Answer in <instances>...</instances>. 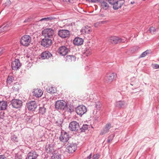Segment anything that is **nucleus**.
<instances>
[{
	"label": "nucleus",
	"mask_w": 159,
	"mask_h": 159,
	"mask_svg": "<svg viewBox=\"0 0 159 159\" xmlns=\"http://www.w3.org/2000/svg\"><path fill=\"white\" fill-rule=\"evenodd\" d=\"M55 106L56 109L63 110L67 107V103L63 100H58L56 102Z\"/></svg>",
	"instance_id": "3"
},
{
	"label": "nucleus",
	"mask_w": 159,
	"mask_h": 159,
	"mask_svg": "<svg viewBox=\"0 0 159 159\" xmlns=\"http://www.w3.org/2000/svg\"><path fill=\"white\" fill-rule=\"evenodd\" d=\"M125 2L124 0H119L114 2L113 4V8L114 10L118 9L120 8Z\"/></svg>",
	"instance_id": "15"
},
{
	"label": "nucleus",
	"mask_w": 159,
	"mask_h": 159,
	"mask_svg": "<svg viewBox=\"0 0 159 159\" xmlns=\"http://www.w3.org/2000/svg\"><path fill=\"white\" fill-rule=\"evenodd\" d=\"M153 68L155 69L159 68V65L155 64L154 66L153 67Z\"/></svg>",
	"instance_id": "46"
},
{
	"label": "nucleus",
	"mask_w": 159,
	"mask_h": 159,
	"mask_svg": "<svg viewBox=\"0 0 159 159\" xmlns=\"http://www.w3.org/2000/svg\"><path fill=\"white\" fill-rule=\"evenodd\" d=\"M25 120L27 122H31L32 121L31 117L30 116H27L25 118Z\"/></svg>",
	"instance_id": "37"
},
{
	"label": "nucleus",
	"mask_w": 159,
	"mask_h": 159,
	"mask_svg": "<svg viewBox=\"0 0 159 159\" xmlns=\"http://www.w3.org/2000/svg\"><path fill=\"white\" fill-rule=\"evenodd\" d=\"M138 91H134V92H132V93H137V92H138Z\"/></svg>",
	"instance_id": "60"
},
{
	"label": "nucleus",
	"mask_w": 159,
	"mask_h": 159,
	"mask_svg": "<svg viewBox=\"0 0 159 159\" xmlns=\"http://www.w3.org/2000/svg\"><path fill=\"white\" fill-rule=\"evenodd\" d=\"M101 0H91V2L93 3H100Z\"/></svg>",
	"instance_id": "43"
},
{
	"label": "nucleus",
	"mask_w": 159,
	"mask_h": 159,
	"mask_svg": "<svg viewBox=\"0 0 159 159\" xmlns=\"http://www.w3.org/2000/svg\"><path fill=\"white\" fill-rule=\"evenodd\" d=\"M92 32V30L90 27L87 26L85 27L84 28L81 30V32L84 34H89Z\"/></svg>",
	"instance_id": "28"
},
{
	"label": "nucleus",
	"mask_w": 159,
	"mask_h": 159,
	"mask_svg": "<svg viewBox=\"0 0 159 159\" xmlns=\"http://www.w3.org/2000/svg\"><path fill=\"white\" fill-rule=\"evenodd\" d=\"M42 33L44 38L52 39L54 34V31L51 28H47L43 30Z\"/></svg>",
	"instance_id": "1"
},
{
	"label": "nucleus",
	"mask_w": 159,
	"mask_h": 159,
	"mask_svg": "<svg viewBox=\"0 0 159 159\" xmlns=\"http://www.w3.org/2000/svg\"><path fill=\"white\" fill-rule=\"evenodd\" d=\"M111 141L112 140H111L110 139H108H108L107 140V143H110Z\"/></svg>",
	"instance_id": "56"
},
{
	"label": "nucleus",
	"mask_w": 159,
	"mask_h": 159,
	"mask_svg": "<svg viewBox=\"0 0 159 159\" xmlns=\"http://www.w3.org/2000/svg\"><path fill=\"white\" fill-rule=\"evenodd\" d=\"M101 5L102 8L105 10H107L109 7L108 4L106 2L101 0L100 3Z\"/></svg>",
	"instance_id": "26"
},
{
	"label": "nucleus",
	"mask_w": 159,
	"mask_h": 159,
	"mask_svg": "<svg viewBox=\"0 0 159 159\" xmlns=\"http://www.w3.org/2000/svg\"><path fill=\"white\" fill-rule=\"evenodd\" d=\"M14 80V78L12 76H9L7 79V82L10 84Z\"/></svg>",
	"instance_id": "35"
},
{
	"label": "nucleus",
	"mask_w": 159,
	"mask_h": 159,
	"mask_svg": "<svg viewBox=\"0 0 159 159\" xmlns=\"http://www.w3.org/2000/svg\"><path fill=\"white\" fill-rule=\"evenodd\" d=\"M38 156L39 155L35 151L31 152L27 154L26 158L27 159H36Z\"/></svg>",
	"instance_id": "19"
},
{
	"label": "nucleus",
	"mask_w": 159,
	"mask_h": 159,
	"mask_svg": "<svg viewBox=\"0 0 159 159\" xmlns=\"http://www.w3.org/2000/svg\"><path fill=\"white\" fill-rule=\"evenodd\" d=\"M69 128L70 130L77 131L80 128L79 124L76 121H72L69 124Z\"/></svg>",
	"instance_id": "8"
},
{
	"label": "nucleus",
	"mask_w": 159,
	"mask_h": 159,
	"mask_svg": "<svg viewBox=\"0 0 159 159\" xmlns=\"http://www.w3.org/2000/svg\"><path fill=\"white\" fill-rule=\"evenodd\" d=\"M52 43L51 39L44 38L43 39L41 42V45L45 47L48 48L50 47Z\"/></svg>",
	"instance_id": "7"
},
{
	"label": "nucleus",
	"mask_w": 159,
	"mask_h": 159,
	"mask_svg": "<svg viewBox=\"0 0 159 159\" xmlns=\"http://www.w3.org/2000/svg\"><path fill=\"white\" fill-rule=\"evenodd\" d=\"M21 156L19 154L17 153L15 154V159H21Z\"/></svg>",
	"instance_id": "39"
},
{
	"label": "nucleus",
	"mask_w": 159,
	"mask_h": 159,
	"mask_svg": "<svg viewBox=\"0 0 159 159\" xmlns=\"http://www.w3.org/2000/svg\"><path fill=\"white\" fill-rule=\"evenodd\" d=\"M76 57L73 55H67L65 57V60L68 62L75 61Z\"/></svg>",
	"instance_id": "27"
},
{
	"label": "nucleus",
	"mask_w": 159,
	"mask_h": 159,
	"mask_svg": "<svg viewBox=\"0 0 159 159\" xmlns=\"http://www.w3.org/2000/svg\"><path fill=\"white\" fill-rule=\"evenodd\" d=\"M75 108L76 107L72 104H70L69 105H67V107L65 109H66L68 112L72 113L75 110Z\"/></svg>",
	"instance_id": "23"
},
{
	"label": "nucleus",
	"mask_w": 159,
	"mask_h": 159,
	"mask_svg": "<svg viewBox=\"0 0 159 159\" xmlns=\"http://www.w3.org/2000/svg\"><path fill=\"white\" fill-rule=\"evenodd\" d=\"M22 102L21 100L14 99L11 102V104L13 107L16 109H18L21 107L22 105Z\"/></svg>",
	"instance_id": "6"
},
{
	"label": "nucleus",
	"mask_w": 159,
	"mask_h": 159,
	"mask_svg": "<svg viewBox=\"0 0 159 159\" xmlns=\"http://www.w3.org/2000/svg\"><path fill=\"white\" fill-rule=\"evenodd\" d=\"M52 159H61V155L59 153H54L51 157Z\"/></svg>",
	"instance_id": "33"
},
{
	"label": "nucleus",
	"mask_w": 159,
	"mask_h": 159,
	"mask_svg": "<svg viewBox=\"0 0 159 159\" xmlns=\"http://www.w3.org/2000/svg\"><path fill=\"white\" fill-rule=\"evenodd\" d=\"M39 21H48V20L47 19V17H45V18H42L39 20Z\"/></svg>",
	"instance_id": "47"
},
{
	"label": "nucleus",
	"mask_w": 159,
	"mask_h": 159,
	"mask_svg": "<svg viewBox=\"0 0 159 159\" xmlns=\"http://www.w3.org/2000/svg\"><path fill=\"white\" fill-rule=\"evenodd\" d=\"M45 150L48 153H52L53 151L52 145L50 144L47 145L45 147Z\"/></svg>",
	"instance_id": "25"
},
{
	"label": "nucleus",
	"mask_w": 159,
	"mask_h": 159,
	"mask_svg": "<svg viewBox=\"0 0 159 159\" xmlns=\"http://www.w3.org/2000/svg\"><path fill=\"white\" fill-rule=\"evenodd\" d=\"M100 155L99 154H97L94 155L93 156V159H98L99 158Z\"/></svg>",
	"instance_id": "41"
},
{
	"label": "nucleus",
	"mask_w": 159,
	"mask_h": 159,
	"mask_svg": "<svg viewBox=\"0 0 159 159\" xmlns=\"http://www.w3.org/2000/svg\"><path fill=\"white\" fill-rule=\"evenodd\" d=\"M150 50H147L146 51H145V53H146L147 55L148 54H149L150 53Z\"/></svg>",
	"instance_id": "53"
},
{
	"label": "nucleus",
	"mask_w": 159,
	"mask_h": 159,
	"mask_svg": "<svg viewBox=\"0 0 159 159\" xmlns=\"http://www.w3.org/2000/svg\"><path fill=\"white\" fill-rule=\"evenodd\" d=\"M74 44L76 46H79L82 45L84 42L83 39L80 38L76 37L73 41Z\"/></svg>",
	"instance_id": "20"
},
{
	"label": "nucleus",
	"mask_w": 159,
	"mask_h": 159,
	"mask_svg": "<svg viewBox=\"0 0 159 159\" xmlns=\"http://www.w3.org/2000/svg\"><path fill=\"white\" fill-rule=\"evenodd\" d=\"M156 30V29H155V28L153 27H151L149 28V31L151 33H154V32H155Z\"/></svg>",
	"instance_id": "38"
},
{
	"label": "nucleus",
	"mask_w": 159,
	"mask_h": 159,
	"mask_svg": "<svg viewBox=\"0 0 159 159\" xmlns=\"http://www.w3.org/2000/svg\"><path fill=\"white\" fill-rule=\"evenodd\" d=\"M66 149L69 153H73L77 149V145L75 143H68L66 145Z\"/></svg>",
	"instance_id": "12"
},
{
	"label": "nucleus",
	"mask_w": 159,
	"mask_h": 159,
	"mask_svg": "<svg viewBox=\"0 0 159 159\" xmlns=\"http://www.w3.org/2000/svg\"><path fill=\"white\" fill-rule=\"evenodd\" d=\"M70 32L66 30H60L58 33V35L62 38H65L69 37Z\"/></svg>",
	"instance_id": "11"
},
{
	"label": "nucleus",
	"mask_w": 159,
	"mask_h": 159,
	"mask_svg": "<svg viewBox=\"0 0 159 159\" xmlns=\"http://www.w3.org/2000/svg\"><path fill=\"white\" fill-rule=\"evenodd\" d=\"M52 57V54L48 51H44L41 55V57L42 59H48L51 58Z\"/></svg>",
	"instance_id": "17"
},
{
	"label": "nucleus",
	"mask_w": 159,
	"mask_h": 159,
	"mask_svg": "<svg viewBox=\"0 0 159 159\" xmlns=\"http://www.w3.org/2000/svg\"><path fill=\"white\" fill-rule=\"evenodd\" d=\"M116 77V75L114 73H110L107 75L106 77V81L107 83H110Z\"/></svg>",
	"instance_id": "16"
},
{
	"label": "nucleus",
	"mask_w": 159,
	"mask_h": 159,
	"mask_svg": "<svg viewBox=\"0 0 159 159\" xmlns=\"http://www.w3.org/2000/svg\"><path fill=\"white\" fill-rule=\"evenodd\" d=\"M21 64L20 63V60L18 59H15V60L11 62V67L13 70H17L21 67Z\"/></svg>",
	"instance_id": "10"
},
{
	"label": "nucleus",
	"mask_w": 159,
	"mask_h": 159,
	"mask_svg": "<svg viewBox=\"0 0 159 159\" xmlns=\"http://www.w3.org/2000/svg\"><path fill=\"white\" fill-rule=\"evenodd\" d=\"M131 84V85H134V84Z\"/></svg>",
	"instance_id": "64"
},
{
	"label": "nucleus",
	"mask_w": 159,
	"mask_h": 159,
	"mask_svg": "<svg viewBox=\"0 0 159 159\" xmlns=\"http://www.w3.org/2000/svg\"><path fill=\"white\" fill-rule=\"evenodd\" d=\"M85 54L87 56H88L90 54V52L89 51H86L85 52Z\"/></svg>",
	"instance_id": "48"
},
{
	"label": "nucleus",
	"mask_w": 159,
	"mask_h": 159,
	"mask_svg": "<svg viewBox=\"0 0 159 159\" xmlns=\"http://www.w3.org/2000/svg\"><path fill=\"white\" fill-rule=\"evenodd\" d=\"M9 29V25L7 24H5L0 27V33L7 31Z\"/></svg>",
	"instance_id": "24"
},
{
	"label": "nucleus",
	"mask_w": 159,
	"mask_h": 159,
	"mask_svg": "<svg viewBox=\"0 0 159 159\" xmlns=\"http://www.w3.org/2000/svg\"><path fill=\"white\" fill-rule=\"evenodd\" d=\"M0 159H6V158L2 155H0Z\"/></svg>",
	"instance_id": "52"
},
{
	"label": "nucleus",
	"mask_w": 159,
	"mask_h": 159,
	"mask_svg": "<svg viewBox=\"0 0 159 159\" xmlns=\"http://www.w3.org/2000/svg\"><path fill=\"white\" fill-rule=\"evenodd\" d=\"M11 140L14 143H17L18 142V139L17 136L14 134L11 135Z\"/></svg>",
	"instance_id": "32"
},
{
	"label": "nucleus",
	"mask_w": 159,
	"mask_h": 159,
	"mask_svg": "<svg viewBox=\"0 0 159 159\" xmlns=\"http://www.w3.org/2000/svg\"><path fill=\"white\" fill-rule=\"evenodd\" d=\"M107 21L106 20H103L102 21H99V23H100V24H104L106 23Z\"/></svg>",
	"instance_id": "51"
},
{
	"label": "nucleus",
	"mask_w": 159,
	"mask_h": 159,
	"mask_svg": "<svg viewBox=\"0 0 159 159\" xmlns=\"http://www.w3.org/2000/svg\"><path fill=\"white\" fill-rule=\"evenodd\" d=\"M87 111L86 107L83 105H80L75 108V111L77 114L82 116Z\"/></svg>",
	"instance_id": "5"
},
{
	"label": "nucleus",
	"mask_w": 159,
	"mask_h": 159,
	"mask_svg": "<svg viewBox=\"0 0 159 159\" xmlns=\"http://www.w3.org/2000/svg\"><path fill=\"white\" fill-rule=\"evenodd\" d=\"M7 106V103L5 101H0V110H5Z\"/></svg>",
	"instance_id": "29"
},
{
	"label": "nucleus",
	"mask_w": 159,
	"mask_h": 159,
	"mask_svg": "<svg viewBox=\"0 0 159 159\" xmlns=\"http://www.w3.org/2000/svg\"><path fill=\"white\" fill-rule=\"evenodd\" d=\"M24 22H26V20H25V21H24Z\"/></svg>",
	"instance_id": "63"
},
{
	"label": "nucleus",
	"mask_w": 159,
	"mask_h": 159,
	"mask_svg": "<svg viewBox=\"0 0 159 159\" xmlns=\"http://www.w3.org/2000/svg\"><path fill=\"white\" fill-rule=\"evenodd\" d=\"M12 89L13 90L17 91L19 90V88L18 87H17V85H14Z\"/></svg>",
	"instance_id": "42"
},
{
	"label": "nucleus",
	"mask_w": 159,
	"mask_h": 159,
	"mask_svg": "<svg viewBox=\"0 0 159 159\" xmlns=\"http://www.w3.org/2000/svg\"><path fill=\"white\" fill-rule=\"evenodd\" d=\"M69 51V49L66 47L62 46L60 47L59 48L58 52L60 55L62 56H64L67 54Z\"/></svg>",
	"instance_id": "14"
},
{
	"label": "nucleus",
	"mask_w": 159,
	"mask_h": 159,
	"mask_svg": "<svg viewBox=\"0 0 159 159\" xmlns=\"http://www.w3.org/2000/svg\"><path fill=\"white\" fill-rule=\"evenodd\" d=\"M89 69V67H88V66H87L86 67V68H85V69H86V70H88V69Z\"/></svg>",
	"instance_id": "58"
},
{
	"label": "nucleus",
	"mask_w": 159,
	"mask_h": 159,
	"mask_svg": "<svg viewBox=\"0 0 159 159\" xmlns=\"http://www.w3.org/2000/svg\"><path fill=\"white\" fill-rule=\"evenodd\" d=\"M70 135L68 133L66 132H61L59 139L61 142L65 143L68 141Z\"/></svg>",
	"instance_id": "9"
},
{
	"label": "nucleus",
	"mask_w": 159,
	"mask_h": 159,
	"mask_svg": "<svg viewBox=\"0 0 159 159\" xmlns=\"http://www.w3.org/2000/svg\"><path fill=\"white\" fill-rule=\"evenodd\" d=\"M28 110L31 111H34L37 107L36 102L34 101H30L27 104Z\"/></svg>",
	"instance_id": "13"
},
{
	"label": "nucleus",
	"mask_w": 159,
	"mask_h": 159,
	"mask_svg": "<svg viewBox=\"0 0 159 159\" xmlns=\"http://www.w3.org/2000/svg\"><path fill=\"white\" fill-rule=\"evenodd\" d=\"M115 105L116 107L118 108H124L126 106L127 103L123 101H116Z\"/></svg>",
	"instance_id": "18"
},
{
	"label": "nucleus",
	"mask_w": 159,
	"mask_h": 159,
	"mask_svg": "<svg viewBox=\"0 0 159 159\" xmlns=\"http://www.w3.org/2000/svg\"><path fill=\"white\" fill-rule=\"evenodd\" d=\"M47 92L51 94H53L56 93V89L52 87H48L47 88Z\"/></svg>",
	"instance_id": "30"
},
{
	"label": "nucleus",
	"mask_w": 159,
	"mask_h": 159,
	"mask_svg": "<svg viewBox=\"0 0 159 159\" xmlns=\"http://www.w3.org/2000/svg\"><path fill=\"white\" fill-rule=\"evenodd\" d=\"M5 52V49L3 48H0V56Z\"/></svg>",
	"instance_id": "40"
},
{
	"label": "nucleus",
	"mask_w": 159,
	"mask_h": 159,
	"mask_svg": "<svg viewBox=\"0 0 159 159\" xmlns=\"http://www.w3.org/2000/svg\"><path fill=\"white\" fill-rule=\"evenodd\" d=\"M92 156V154H90L89 156H88L86 158L84 159H90L91 157Z\"/></svg>",
	"instance_id": "54"
},
{
	"label": "nucleus",
	"mask_w": 159,
	"mask_h": 159,
	"mask_svg": "<svg viewBox=\"0 0 159 159\" xmlns=\"http://www.w3.org/2000/svg\"><path fill=\"white\" fill-rule=\"evenodd\" d=\"M99 24L100 23H99V22L95 23L94 24V26L95 27H97Z\"/></svg>",
	"instance_id": "50"
},
{
	"label": "nucleus",
	"mask_w": 159,
	"mask_h": 159,
	"mask_svg": "<svg viewBox=\"0 0 159 159\" xmlns=\"http://www.w3.org/2000/svg\"><path fill=\"white\" fill-rule=\"evenodd\" d=\"M89 126V125L87 124L83 125L81 127H80L79 129L80 132H85L86 130L88 129Z\"/></svg>",
	"instance_id": "31"
},
{
	"label": "nucleus",
	"mask_w": 159,
	"mask_h": 159,
	"mask_svg": "<svg viewBox=\"0 0 159 159\" xmlns=\"http://www.w3.org/2000/svg\"><path fill=\"white\" fill-rule=\"evenodd\" d=\"M134 2L133 1V2H130V3L131 4H134Z\"/></svg>",
	"instance_id": "57"
},
{
	"label": "nucleus",
	"mask_w": 159,
	"mask_h": 159,
	"mask_svg": "<svg viewBox=\"0 0 159 159\" xmlns=\"http://www.w3.org/2000/svg\"><path fill=\"white\" fill-rule=\"evenodd\" d=\"M147 55L146 53H145V52H143L140 55V57H145V56Z\"/></svg>",
	"instance_id": "45"
},
{
	"label": "nucleus",
	"mask_w": 159,
	"mask_h": 159,
	"mask_svg": "<svg viewBox=\"0 0 159 159\" xmlns=\"http://www.w3.org/2000/svg\"><path fill=\"white\" fill-rule=\"evenodd\" d=\"M9 2H10V3L11 4V1H8Z\"/></svg>",
	"instance_id": "62"
},
{
	"label": "nucleus",
	"mask_w": 159,
	"mask_h": 159,
	"mask_svg": "<svg viewBox=\"0 0 159 159\" xmlns=\"http://www.w3.org/2000/svg\"><path fill=\"white\" fill-rule=\"evenodd\" d=\"M111 124L110 123H108L105 126L104 128L101 130L100 133V134L104 135L109 131V130L111 128Z\"/></svg>",
	"instance_id": "22"
},
{
	"label": "nucleus",
	"mask_w": 159,
	"mask_h": 159,
	"mask_svg": "<svg viewBox=\"0 0 159 159\" xmlns=\"http://www.w3.org/2000/svg\"><path fill=\"white\" fill-rule=\"evenodd\" d=\"M136 89V88H134H134H132V89L133 90H134V89Z\"/></svg>",
	"instance_id": "61"
},
{
	"label": "nucleus",
	"mask_w": 159,
	"mask_h": 159,
	"mask_svg": "<svg viewBox=\"0 0 159 159\" xmlns=\"http://www.w3.org/2000/svg\"><path fill=\"white\" fill-rule=\"evenodd\" d=\"M138 91H134V92H132V93H137V92H138Z\"/></svg>",
	"instance_id": "59"
},
{
	"label": "nucleus",
	"mask_w": 159,
	"mask_h": 159,
	"mask_svg": "<svg viewBox=\"0 0 159 159\" xmlns=\"http://www.w3.org/2000/svg\"><path fill=\"white\" fill-rule=\"evenodd\" d=\"M31 41L30 36L29 35H25L20 39V43L22 45L27 47L30 45Z\"/></svg>",
	"instance_id": "2"
},
{
	"label": "nucleus",
	"mask_w": 159,
	"mask_h": 159,
	"mask_svg": "<svg viewBox=\"0 0 159 159\" xmlns=\"http://www.w3.org/2000/svg\"><path fill=\"white\" fill-rule=\"evenodd\" d=\"M46 108L44 107H39V113L42 115H43L46 112Z\"/></svg>",
	"instance_id": "34"
},
{
	"label": "nucleus",
	"mask_w": 159,
	"mask_h": 159,
	"mask_svg": "<svg viewBox=\"0 0 159 159\" xmlns=\"http://www.w3.org/2000/svg\"><path fill=\"white\" fill-rule=\"evenodd\" d=\"M109 42L112 44H117L119 43L125 42L126 40L125 38H120L118 37H111L109 38L108 40Z\"/></svg>",
	"instance_id": "4"
},
{
	"label": "nucleus",
	"mask_w": 159,
	"mask_h": 159,
	"mask_svg": "<svg viewBox=\"0 0 159 159\" xmlns=\"http://www.w3.org/2000/svg\"><path fill=\"white\" fill-rule=\"evenodd\" d=\"M32 94L34 96L38 98L42 96L43 92L40 89H34L33 91Z\"/></svg>",
	"instance_id": "21"
},
{
	"label": "nucleus",
	"mask_w": 159,
	"mask_h": 159,
	"mask_svg": "<svg viewBox=\"0 0 159 159\" xmlns=\"http://www.w3.org/2000/svg\"><path fill=\"white\" fill-rule=\"evenodd\" d=\"M114 137V135L113 134H111L110 135L108 138V139H110L111 140H112Z\"/></svg>",
	"instance_id": "44"
},
{
	"label": "nucleus",
	"mask_w": 159,
	"mask_h": 159,
	"mask_svg": "<svg viewBox=\"0 0 159 159\" xmlns=\"http://www.w3.org/2000/svg\"><path fill=\"white\" fill-rule=\"evenodd\" d=\"M101 107V103L100 102L95 103V107L97 110H99Z\"/></svg>",
	"instance_id": "36"
},
{
	"label": "nucleus",
	"mask_w": 159,
	"mask_h": 159,
	"mask_svg": "<svg viewBox=\"0 0 159 159\" xmlns=\"http://www.w3.org/2000/svg\"><path fill=\"white\" fill-rule=\"evenodd\" d=\"M47 18L48 21L49 20H52L53 19V17H51V16L47 17Z\"/></svg>",
	"instance_id": "49"
},
{
	"label": "nucleus",
	"mask_w": 159,
	"mask_h": 159,
	"mask_svg": "<svg viewBox=\"0 0 159 159\" xmlns=\"http://www.w3.org/2000/svg\"><path fill=\"white\" fill-rule=\"evenodd\" d=\"M111 141L112 140H111L110 139H108H108L107 140V143H110Z\"/></svg>",
	"instance_id": "55"
}]
</instances>
